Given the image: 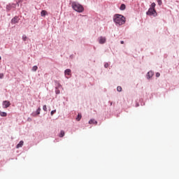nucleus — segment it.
I'll return each mask as SVG.
<instances>
[{"mask_svg": "<svg viewBox=\"0 0 179 179\" xmlns=\"http://www.w3.org/2000/svg\"><path fill=\"white\" fill-rule=\"evenodd\" d=\"M113 20L117 26H122L125 24V17L120 14H115L113 17Z\"/></svg>", "mask_w": 179, "mask_h": 179, "instance_id": "obj_1", "label": "nucleus"}, {"mask_svg": "<svg viewBox=\"0 0 179 179\" xmlns=\"http://www.w3.org/2000/svg\"><path fill=\"white\" fill-rule=\"evenodd\" d=\"M72 8L74 10L78 12L79 13H82V12L84 10L83 6L76 2H73L72 3Z\"/></svg>", "mask_w": 179, "mask_h": 179, "instance_id": "obj_2", "label": "nucleus"}, {"mask_svg": "<svg viewBox=\"0 0 179 179\" xmlns=\"http://www.w3.org/2000/svg\"><path fill=\"white\" fill-rule=\"evenodd\" d=\"M147 15H148V16H156L157 14L156 13V10H155V8H150L147 12Z\"/></svg>", "mask_w": 179, "mask_h": 179, "instance_id": "obj_3", "label": "nucleus"}, {"mask_svg": "<svg viewBox=\"0 0 179 179\" xmlns=\"http://www.w3.org/2000/svg\"><path fill=\"white\" fill-rule=\"evenodd\" d=\"M10 106V102L9 101H3V108H8Z\"/></svg>", "mask_w": 179, "mask_h": 179, "instance_id": "obj_4", "label": "nucleus"}, {"mask_svg": "<svg viewBox=\"0 0 179 179\" xmlns=\"http://www.w3.org/2000/svg\"><path fill=\"white\" fill-rule=\"evenodd\" d=\"M106 41V37L101 36L99 38V44H104Z\"/></svg>", "mask_w": 179, "mask_h": 179, "instance_id": "obj_5", "label": "nucleus"}, {"mask_svg": "<svg viewBox=\"0 0 179 179\" xmlns=\"http://www.w3.org/2000/svg\"><path fill=\"white\" fill-rule=\"evenodd\" d=\"M18 22H19V18L17 17H14L11 20V23H13V24H16V23H17Z\"/></svg>", "mask_w": 179, "mask_h": 179, "instance_id": "obj_6", "label": "nucleus"}, {"mask_svg": "<svg viewBox=\"0 0 179 179\" xmlns=\"http://www.w3.org/2000/svg\"><path fill=\"white\" fill-rule=\"evenodd\" d=\"M24 143V142H23V141H20V143L16 146L17 149H19V148H22V146H23Z\"/></svg>", "mask_w": 179, "mask_h": 179, "instance_id": "obj_7", "label": "nucleus"}, {"mask_svg": "<svg viewBox=\"0 0 179 179\" xmlns=\"http://www.w3.org/2000/svg\"><path fill=\"white\" fill-rule=\"evenodd\" d=\"M89 124H94L95 125H97V121H96V120L92 119V120H90L89 121Z\"/></svg>", "mask_w": 179, "mask_h": 179, "instance_id": "obj_8", "label": "nucleus"}, {"mask_svg": "<svg viewBox=\"0 0 179 179\" xmlns=\"http://www.w3.org/2000/svg\"><path fill=\"white\" fill-rule=\"evenodd\" d=\"M59 138H64V136H65V131H64V130H62L60 131V134H59Z\"/></svg>", "mask_w": 179, "mask_h": 179, "instance_id": "obj_9", "label": "nucleus"}, {"mask_svg": "<svg viewBox=\"0 0 179 179\" xmlns=\"http://www.w3.org/2000/svg\"><path fill=\"white\" fill-rule=\"evenodd\" d=\"M147 76H148V79H150V78H152V76H153V71H149V72L148 73Z\"/></svg>", "mask_w": 179, "mask_h": 179, "instance_id": "obj_10", "label": "nucleus"}, {"mask_svg": "<svg viewBox=\"0 0 179 179\" xmlns=\"http://www.w3.org/2000/svg\"><path fill=\"white\" fill-rule=\"evenodd\" d=\"M71 69H67L65 70L64 73L65 75H71Z\"/></svg>", "mask_w": 179, "mask_h": 179, "instance_id": "obj_11", "label": "nucleus"}, {"mask_svg": "<svg viewBox=\"0 0 179 179\" xmlns=\"http://www.w3.org/2000/svg\"><path fill=\"white\" fill-rule=\"evenodd\" d=\"M127 7H126V6H125V4H122L121 6H120V10H125V8H126Z\"/></svg>", "mask_w": 179, "mask_h": 179, "instance_id": "obj_12", "label": "nucleus"}, {"mask_svg": "<svg viewBox=\"0 0 179 179\" xmlns=\"http://www.w3.org/2000/svg\"><path fill=\"white\" fill-rule=\"evenodd\" d=\"M0 115H1V117H6V115H8V114L5 112H0Z\"/></svg>", "mask_w": 179, "mask_h": 179, "instance_id": "obj_13", "label": "nucleus"}, {"mask_svg": "<svg viewBox=\"0 0 179 179\" xmlns=\"http://www.w3.org/2000/svg\"><path fill=\"white\" fill-rule=\"evenodd\" d=\"M82 119V115L80 113H78V117H76V120L79 121Z\"/></svg>", "mask_w": 179, "mask_h": 179, "instance_id": "obj_14", "label": "nucleus"}, {"mask_svg": "<svg viewBox=\"0 0 179 179\" xmlns=\"http://www.w3.org/2000/svg\"><path fill=\"white\" fill-rule=\"evenodd\" d=\"M41 16H45V15H47V11L45 10H42L41 13Z\"/></svg>", "mask_w": 179, "mask_h": 179, "instance_id": "obj_15", "label": "nucleus"}, {"mask_svg": "<svg viewBox=\"0 0 179 179\" xmlns=\"http://www.w3.org/2000/svg\"><path fill=\"white\" fill-rule=\"evenodd\" d=\"M37 69H38V67H37V66H34L32 67V71H33L34 72H36V71H37Z\"/></svg>", "mask_w": 179, "mask_h": 179, "instance_id": "obj_16", "label": "nucleus"}, {"mask_svg": "<svg viewBox=\"0 0 179 179\" xmlns=\"http://www.w3.org/2000/svg\"><path fill=\"white\" fill-rule=\"evenodd\" d=\"M156 7V3H152L150 8L152 9H155V8Z\"/></svg>", "mask_w": 179, "mask_h": 179, "instance_id": "obj_17", "label": "nucleus"}, {"mask_svg": "<svg viewBox=\"0 0 179 179\" xmlns=\"http://www.w3.org/2000/svg\"><path fill=\"white\" fill-rule=\"evenodd\" d=\"M10 9H12V6H10V5L6 6V10H10Z\"/></svg>", "mask_w": 179, "mask_h": 179, "instance_id": "obj_18", "label": "nucleus"}, {"mask_svg": "<svg viewBox=\"0 0 179 179\" xmlns=\"http://www.w3.org/2000/svg\"><path fill=\"white\" fill-rule=\"evenodd\" d=\"M117 92H122V87H121V86H118L117 87Z\"/></svg>", "mask_w": 179, "mask_h": 179, "instance_id": "obj_19", "label": "nucleus"}, {"mask_svg": "<svg viewBox=\"0 0 179 179\" xmlns=\"http://www.w3.org/2000/svg\"><path fill=\"white\" fill-rule=\"evenodd\" d=\"M40 111H41V108H38L36 110V114L38 115L40 114Z\"/></svg>", "mask_w": 179, "mask_h": 179, "instance_id": "obj_20", "label": "nucleus"}, {"mask_svg": "<svg viewBox=\"0 0 179 179\" xmlns=\"http://www.w3.org/2000/svg\"><path fill=\"white\" fill-rule=\"evenodd\" d=\"M22 40H24V41H26V40H27V36H26V35L22 36Z\"/></svg>", "mask_w": 179, "mask_h": 179, "instance_id": "obj_21", "label": "nucleus"}, {"mask_svg": "<svg viewBox=\"0 0 179 179\" xmlns=\"http://www.w3.org/2000/svg\"><path fill=\"white\" fill-rule=\"evenodd\" d=\"M55 113H57V110H54L51 111L50 114H51V115H54V114H55Z\"/></svg>", "mask_w": 179, "mask_h": 179, "instance_id": "obj_22", "label": "nucleus"}, {"mask_svg": "<svg viewBox=\"0 0 179 179\" xmlns=\"http://www.w3.org/2000/svg\"><path fill=\"white\" fill-rule=\"evenodd\" d=\"M43 111H47V106H43Z\"/></svg>", "mask_w": 179, "mask_h": 179, "instance_id": "obj_23", "label": "nucleus"}, {"mask_svg": "<svg viewBox=\"0 0 179 179\" xmlns=\"http://www.w3.org/2000/svg\"><path fill=\"white\" fill-rule=\"evenodd\" d=\"M108 66H110V64H108V63H106V64H104V67H105V68H108Z\"/></svg>", "mask_w": 179, "mask_h": 179, "instance_id": "obj_24", "label": "nucleus"}, {"mask_svg": "<svg viewBox=\"0 0 179 179\" xmlns=\"http://www.w3.org/2000/svg\"><path fill=\"white\" fill-rule=\"evenodd\" d=\"M3 73H0V79H3Z\"/></svg>", "mask_w": 179, "mask_h": 179, "instance_id": "obj_25", "label": "nucleus"}, {"mask_svg": "<svg viewBox=\"0 0 179 179\" xmlns=\"http://www.w3.org/2000/svg\"><path fill=\"white\" fill-rule=\"evenodd\" d=\"M59 93H61L59 90H56V94H59Z\"/></svg>", "mask_w": 179, "mask_h": 179, "instance_id": "obj_26", "label": "nucleus"}, {"mask_svg": "<svg viewBox=\"0 0 179 179\" xmlns=\"http://www.w3.org/2000/svg\"><path fill=\"white\" fill-rule=\"evenodd\" d=\"M159 76H160V73H156V77H157V78H159Z\"/></svg>", "mask_w": 179, "mask_h": 179, "instance_id": "obj_27", "label": "nucleus"}, {"mask_svg": "<svg viewBox=\"0 0 179 179\" xmlns=\"http://www.w3.org/2000/svg\"><path fill=\"white\" fill-rule=\"evenodd\" d=\"M159 5H162V0H157Z\"/></svg>", "mask_w": 179, "mask_h": 179, "instance_id": "obj_28", "label": "nucleus"}, {"mask_svg": "<svg viewBox=\"0 0 179 179\" xmlns=\"http://www.w3.org/2000/svg\"><path fill=\"white\" fill-rule=\"evenodd\" d=\"M120 44H124V41H122L120 42Z\"/></svg>", "mask_w": 179, "mask_h": 179, "instance_id": "obj_29", "label": "nucleus"}, {"mask_svg": "<svg viewBox=\"0 0 179 179\" xmlns=\"http://www.w3.org/2000/svg\"><path fill=\"white\" fill-rule=\"evenodd\" d=\"M17 6H19V3H17Z\"/></svg>", "mask_w": 179, "mask_h": 179, "instance_id": "obj_30", "label": "nucleus"}, {"mask_svg": "<svg viewBox=\"0 0 179 179\" xmlns=\"http://www.w3.org/2000/svg\"><path fill=\"white\" fill-rule=\"evenodd\" d=\"M0 59H1V57H0Z\"/></svg>", "mask_w": 179, "mask_h": 179, "instance_id": "obj_31", "label": "nucleus"}]
</instances>
